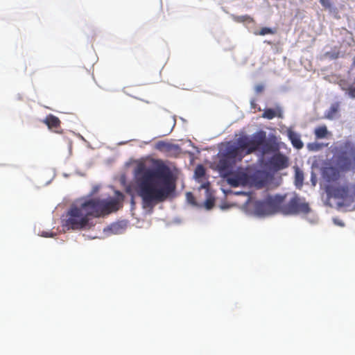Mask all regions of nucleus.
<instances>
[{
  "label": "nucleus",
  "mask_w": 355,
  "mask_h": 355,
  "mask_svg": "<svg viewBox=\"0 0 355 355\" xmlns=\"http://www.w3.org/2000/svg\"><path fill=\"white\" fill-rule=\"evenodd\" d=\"M195 177L197 178H201L205 175V169L201 164L198 165L195 169Z\"/></svg>",
  "instance_id": "obj_18"
},
{
  "label": "nucleus",
  "mask_w": 355,
  "mask_h": 355,
  "mask_svg": "<svg viewBox=\"0 0 355 355\" xmlns=\"http://www.w3.org/2000/svg\"><path fill=\"white\" fill-rule=\"evenodd\" d=\"M310 211L311 208L309 203L304 199L295 196L287 203H285L282 214L286 216L307 214Z\"/></svg>",
  "instance_id": "obj_6"
},
{
  "label": "nucleus",
  "mask_w": 355,
  "mask_h": 355,
  "mask_svg": "<svg viewBox=\"0 0 355 355\" xmlns=\"http://www.w3.org/2000/svg\"><path fill=\"white\" fill-rule=\"evenodd\" d=\"M227 182L233 187L245 185L247 183V176L245 173L234 175L227 178Z\"/></svg>",
  "instance_id": "obj_12"
},
{
  "label": "nucleus",
  "mask_w": 355,
  "mask_h": 355,
  "mask_svg": "<svg viewBox=\"0 0 355 355\" xmlns=\"http://www.w3.org/2000/svg\"><path fill=\"white\" fill-rule=\"evenodd\" d=\"M338 105H331V107H330V110H329V116H332L333 114H336L338 112Z\"/></svg>",
  "instance_id": "obj_23"
},
{
  "label": "nucleus",
  "mask_w": 355,
  "mask_h": 355,
  "mask_svg": "<svg viewBox=\"0 0 355 355\" xmlns=\"http://www.w3.org/2000/svg\"><path fill=\"white\" fill-rule=\"evenodd\" d=\"M324 174L328 181H336L338 180L340 176V171L335 167L327 168Z\"/></svg>",
  "instance_id": "obj_15"
},
{
  "label": "nucleus",
  "mask_w": 355,
  "mask_h": 355,
  "mask_svg": "<svg viewBox=\"0 0 355 355\" xmlns=\"http://www.w3.org/2000/svg\"><path fill=\"white\" fill-rule=\"evenodd\" d=\"M43 123L48 126L49 129L53 130L55 132H58V129L60 128L61 123L58 117L53 114H49L43 120Z\"/></svg>",
  "instance_id": "obj_9"
},
{
  "label": "nucleus",
  "mask_w": 355,
  "mask_h": 355,
  "mask_svg": "<svg viewBox=\"0 0 355 355\" xmlns=\"http://www.w3.org/2000/svg\"><path fill=\"white\" fill-rule=\"evenodd\" d=\"M286 195H268L264 200L254 203V211L259 216H268L277 213L282 214Z\"/></svg>",
  "instance_id": "obj_5"
},
{
  "label": "nucleus",
  "mask_w": 355,
  "mask_h": 355,
  "mask_svg": "<svg viewBox=\"0 0 355 355\" xmlns=\"http://www.w3.org/2000/svg\"><path fill=\"white\" fill-rule=\"evenodd\" d=\"M245 156V151L238 144L237 139L234 144L229 143L221 153L217 168L221 173H230L236 164L241 162Z\"/></svg>",
  "instance_id": "obj_4"
},
{
  "label": "nucleus",
  "mask_w": 355,
  "mask_h": 355,
  "mask_svg": "<svg viewBox=\"0 0 355 355\" xmlns=\"http://www.w3.org/2000/svg\"><path fill=\"white\" fill-rule=\"evenodd\" d=\"M205 207L207 209H211L214 205V199H207L206 201H205Z\"/></svg>",
  "instance_id": "obj_22"
},
{
  "label": "nucleus",
  "mask_w": 355,
  "mask_h": 355,
  "mask_svg": "<svg viewBox=\"0 0 355 355\" xmlns=\"http://www.w3.org/2000/svg\"><path fill=\"white\" fill-rule=\"evenodd\" d=\"M261 116L267 119H272L275 117L283 118V112L282 108L277 106L275 109H265Z\"/></svg>",
  "instance_id": "obj_13"
},
{
  "label": "nucleus",
  "mask_w": 355,
  "mask_h": 355,
  "mask_svg": "<svg viewBox=\"0 0 355 355\" xmlns=\"http://www.w3.org/2000/svg\"><path fill=\"white\" fill-rule=\"evenodd\" d=\"M288 136L293 147L298 150L303 148L304 144L302 141L299 134L294 131L288 130Z\"/></svg>",
  "instance_id": "obj_14"
},
{
  "label": "nucleus",
  "mask_w": 355,
  "mask_h": 355,
  "mask_svg": "<svg viewBox=\"0 0 355 355\" xmlns=\"http://www.w3.org/2000/svg\"><path fill=\"white\" fill-rule=\"evenodd\" d=\"M315 135L317 139H322L327 137L328 130L326 125H321L315 129Z\"/></svg>",
  "instance_id": "obj_16"
},
{
  "label": "nucleus",
  "mask_w": 355,
  "mask_h": 355,
  "mask_svg": "<svg viewBox=\"0 0 355 355\" xmlns=\"http://www.w3.org/2000/svg\"><path fill=\"white\" fill-rule=\"evenodd\" d=\"M309 147L313 150H318L321 148V145L317 143L309 144Z\"/></svg>",
  "instance_id": "obj_24"
},
{
  "label": "nucleus",
  "mask_w": 355,
  "mask_h": 355,
  "mask_svg": "<svg viewBox=\"0 0 355 355\" xmlns=\"http://www.w3.org/2000/svg\"><path fill=\"white\" fill-rule=\"evenodd\" d=\"M269 164L273 170L277 171L288 167V159L285 155L278 153L270 157Z\"/></svg>",
  "instance_id": "obj_8"
},
{
  "label": "nucleus",
  "mask_w": 355,
  "mask_h": 355,
  "mask_svg": "<svg viewBox=\"0 0 355 355\" xmlns=\"http://www.w3.org/2000/svg\"><path fill=\"white\" fill-rule=\"evenodd\" d=\"M118 202L92 198L71 205L67 213L64 226L80 230L88 226L91 218H98L118 209Z\"/></svg>",
  "instance_id": "obj_2"
},
{
  "label": "nucleus",
  "mask_w": 355,
  "mask_h": 355,
  "mask_svg": "<svg viewBox=\"0 0 355 355\" xmlns=\"http://www.w3.org/2000/svg\"><path fill=\"white\" fill-rule=\"evenodd\" d=\"M263 90V86L262 85H257L255 87V91L257 93H260Z\"/></svg>",
  "instance_id": "obj_26"
},
{
  "label": "nucleus",
  "mask_w": 355,
  "mask_h": 355,
  "mask_svg": "<svg viewBox=\"0 0 355 355\" xmlns=\"http://www.w3.org/2000/svg\"><path fill=\"white\" fill-rule=\"evenodd\" d=\"M349 95L353 98L355 97V89H351L349 91Z\"/></svg>",
  "instance_id": "obj_27"
},
{
  "label": "nucleus",
  "mask_w": 355,
  "mask_h": 355,
  "mask_svg": "<svg viewBox=\"0 0 355 355\" xmlns=\"http://www.w3.org/2000/svg\"><path fill=\"white\" fill-rule=\"evenodd\" d=\"M238 144L243 148L246 155L259 150L261 154L266 155L277 150L275 143L266 139V133L259 131L252 135L241 136L238 138Z\"/></svg>",
  "instance_id": "obj_3"
},
{
  "label": "nucleus",
  "mask_w": 355,
  "mask_h": 355,
  "mask_svg": "<svg viewBox=\"0 0 355 355\" xmlns=\"http://www.w3.org/2000/svg\"><path fill=\"white\" fill-rule=\"evenodd\" d=\"M338 164L344 171L355 168V148H350L348 156L345 153H343L339 157Z\"/></svg>",
  "instance_id": "obj_7"
},
{
  "label": "nucleus",
  "mask_w": 355,
  "mask_h": 355,
  "mask_svg": "<svg viewBox=\"0 0 355 355\" xmlns=\"http://www.w3.org/2000/svg\"><path fill=\"white\" fill-rule=\"evenodd\" d=\"M273 33H274V31L270 28L263 27L260 30L259 35H265L266 34H273Z\"/></svg>",
  "instance_id": "obj_19"
},
{
  "label": "nucleus",
  "mask_w": 355,
  "mask_h": 355,
  "mask_svg": "<svg viewBox=\"0 0 355 355\" xmlns=\"http://www.w3.org/2000/svg\"><path fill=\"white\" fill-rule=\"evenodd\" d=\"M187 199L188 200L192 203V204H195V198L193 197V196L192 195L191 193L189 192L187 193Z\"/></svg>",
  "instance_id": "obj_25"
},
{
  "label": "nucleus",
  "mask_w": 355,
  "mask_h": 355,
  "mask_svg": "<svg viewBox=\"0 0 355 355\" xmlns=\"http://www.w3.org/2000/svg\"><path fill=\"white\" fill-rule=\"evenodd\" d=\"M329 194L338 199H344L348 195V188L344 186L331 187L329 189Z\"/></svg>",
  "instance_id": "obj_11"
},
{
  "label": "nucleus",
  "mask_w": 355,
  "mask_h": 355,
  "mask_svg": "<svg viewBox=\"0 0 355 355\" xmlns=\"http://www.w3.org/2000/svg\"><path fill=\"white\" fill-rule=\"evenodd\" d=\"M236 21H239V22H244L246 20L252 21V19L250 16H248V15H243V16L236 17Z\"/></svg>",
  "instance_id": "obj_20"
},
{
  "label": "nucleus",
  "mask_w": 355,
  "mask_h": 355,
  "mask_svg": "<svg viewBox=\"0 0 355 355\" xmlns=\"http://www.w3.org/2000/svg\"><path fill=\"white\" fill-rule=\"evenodd\" d=\"M125 224L123 222H118L112 224L110 229L111 232L114 234H120L121 231L125 228Z\"/></svg>",
  "instance_id": "obj_17"
},
{
  "label": "nucleus",
  "mask_w": 355,
  "mask_h": 355,
  "mask_svg": "<svg viewBox=\"0 0 355 355\" xmlns=\"http://www.w3.org/2000/svg\"><path fill=\"white\" fill-rule=\"evenodd\" d=\"M135 182L144 209H153L157 204L170 198L176 189L171 169L163 163L154 168H148L144 164H138L135 171Z\"/></svg>",
  "instance_id": "obj_1"
},
{
  "label": "nucleus",
  "mask_w": 355,
  "mask_h": 355,
  "mask_svg": "<svg viewBox=\"0 0 355 355\" xmlns=\"http://www.w3.org/2000/svg\"><path fill=\"white\" fill-rule=\"evenodd\" d=\"M155 149L165 153L176 151L179 147L176 144H173L164 141H159L155 144Z\"/></svg>",
  "instance_id": "obj_10"
},
{
  "label": "nucleus",
  "mask_w": 355,
  "mask_h": 355,
  "mask_svg": "<svg viewBox=\"0 0 355 355\" xmlns=\"http://www.w3.org/2000/svg\"><path fill=\"white\" fill-rule=\"evenodd\" d=\"M320 4L324 7V8H331V3L330 0H319Z\"/></svg>",
  "instance_id": "obj_21"
}]
</instances>
